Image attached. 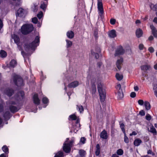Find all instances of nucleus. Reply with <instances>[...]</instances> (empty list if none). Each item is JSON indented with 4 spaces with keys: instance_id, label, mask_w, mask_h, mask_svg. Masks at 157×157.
I'll use <instances>...</instances> for the list:
<instances>
[{
    "instance_id": "obj_33",
    "label": "nucleus",
    "mask_w": 157,
    "mask_h": 157,
    "mask_svg": "<svg viewBox=\"0 0 157 157\" xmlns=\"http://www.w3.org/2000/svg\"><path fill=\"white\" fill-rule=\"evenodd\" d=\"M13 92V91L12 90H6V93L8 96H10L12 95Z\"/></svg>"
},
{
    "instance_id": "obj_52",
    "label": "nucleus",
    "mask_w": 157,
    "mask_h": 157,
    "mask_svg": "<svg viewBox=\"0 0 157 157\" xmlns=\"http://www.w3.org/2000/svg\"><path fill=\"white\" fill-rule=\"evenodd\" d=\"M138 103L140 105H143L144 104V102L143 100H139L138 101Z\"/></svg>"
},
{
    "instance_id": "obj_59",
    "label": "nucleus",
    "mask_w": 157,
    "mask_h": 157,
    "mask_svg": "<svg viewBox=\"0 0 157 157\" xmlns=\"http://www.w3.org/2000/svg\"><path fill=\"white\" fill-rule=\"evenodd\" d=\"M3 26V24L2 21L0 19V30Z\"/></svg>"
},
{
    "instance_id": "obj_42",
    "label": "nucleus",
    "mask_w": 157,
    "mask_h": 157,
    "mask_svg": "<svg viewBox=\"0 0 157 157\" xmlns=\"http://www.w3.org/2000/svg\"><path fill=\"white\" fill-rule=\"evenodd\" d=\"M10 110L12 112H15L17 111V108L16 107L12 106L10 107Z\"/></svg>"
},
{
    "instance_id": "obj_12",
    "label": "nucleus",
    "mask_w": 157,
    "mask_h": 157,
    "mask_svg": "<svg viewBox=\"0 0 157 157\" xmlns=\"http://www.w3.org/2000/svg\"><path fill=\"white\" fill-rule=\"evenodd\" d=\"M150 28L151 30L152 33L155 37L157 38V30L156 28L153 25H151Z\"/></svg>"
},
{
    "instance_id": "obj_43",
    "label": "nucleus",
    "mask_w": 157,
    "mask_h": 157,
    "mask_svg": "<svg viewBox=\"0 0 157 157\" xmlns=\"http://www.w3.org/2000/svg\"><path fill=\"white\" fill-rule=\"evenodd\" d=\"M19 97L20 98V99L22 98L23 96L24 95V93L22 91H21L18 94Z\"/></svg>"
},
{
    "instance_id": "obj_17",
    "label": "nucleus",
    "mask_w": 157,
    "mask_h": 157,
    "mask_svg": "<svg viewBox=\"0 0 157 157\" xmlns=\"http://www.w3.org/2000/svg\"><path fill=\"white\" fill-rule=\"evenodd\" d=\"M34 103L36 104H39L40 103V100L39 99L37 94H35L33 97Z\"/></svg>"
},
{
    "instance_id": "obj_56",
    "label": "nucleus",
    "mask_w": 157,
    "mask_h": 157,
    "mask_svg": "<svg viewBox=\"0 0 157 157\" xmlns=\"http://www.w3.org/2000/svg\"><path fill=\"white\" fill-rule=\"evenodd\" d=\"M155 94L156 97H157V86H155Z\"/></svg>"
},
{
    "instance_id": "obj_50",
    "label": "nucleus",
    "mask_w": 157,
    "mask_h": 157,
    "mask_svg": "<svg viewBox=\"0 0 157 157\" xmlns=\"http://www.w3.org/2000/svg\"><path fill=\"white\" fill-rule=\"evenodd\" d=\"M139 114L142 116H144L145 115V113L144 111L143 110H141L139 112Z\"/></svg>"
},
{
    "instance_id": "obj_54",
    "label": "nucleus",
    "mask_w": 157,
    "mask_h": 157,
    "mask_svg": "<svg viewBox=\"0 0 157 157\" xmlns=\"http://www.w3.org/2000/svg\"><path fill=\"white\" fill-rule=\"evenodd\" d=\"M94 35L95 37H98V31L97 30H96L94 31Z\"/></svg>"
},
{
    "instance_id": "obj_48",
    "label": "nucleus",
    "mask_w": 157,
    "mask_h": 157,
    "mask_svg": "<svg viewBox=\"0 0 157 157\" xmlns=\"http://www.w3.org/2000/svg\"><path fill=\"white\" fill-rule=\"evenodd\" d=\"M145 117L146 119L148 121L150 120L151 119V116L148 114H147Z\"/></svg>"
},
{
    "instance_id": "obj_36",
    "label": "nucleus",
    "mask_w": 157,
    "mask_h": 157,
    "mask_svg": "<svg viewBox=\"0 0 157 157\" xmlns=\"http://www.w3.org/2000/svg\"><path fill=\"white\" fill-rule=\"evenodd\" d=\"M115 88L116 89V90L115 91V93H116L117 92V91H119L120 90H122V89H121V85L120 84H118L116 86Z\"/></svg>"
},
{
    "instance_id": "obj_5",
    "label": "nucleus",
    "mask_w": 157,
    "mask_h": 157,
    "mask_svg": "<svg viewBox=\"0 0 157 157\" xmlns=\"http://www.w3.org/2000/svg\"><path fill=\"white\" fill-rule=\"evenodd\" d=\"M13 81L18 86H21L23 85V80L21 78L17 75H16L14 77Z\"/></svg>"
},
{
    "instance_id": "obj_16",
    "label": "nucleus",
    "mask_w": 157,
    "mask_h": 157,
    "mask_svg": "<svg viewBox=\"0 0 157 157\" xmlns=\"http://www.w3.org/2000/svg\"><path fill=\"white\" fill-rule=\"evenodd\" d=\"M109 36L110 38H114L117 36L116 32L114 30H112L109 32Z\"/></svg>"
},
{
    "instance_id": "obj_11",
    "label": "nucleus",
    "mask_w": 157,
    "mask_h": 157,
    "mask_svg": "<svg viewBox=\"0 0 157 157\" xmlns=\"http://www.w3.org/2000/svg\"><path fill=\"white\" fill-rule=\"evenodd\" d=\"M147 130L149 132L152 133L153 135L155 136L157 134V131L152 125H149L147 128Z\"/></svg>"
},
{
    "instance_id": "obj_53",
    "label": "nucleus",
    "mask_w": 157,
    "mask_h": 157,
    "mask_svg": "<svg viewBox=\"0 0 157 157\" xmlns=\"http://www.w3.org/2000/svg\"><path fill=\"white\" fill-rule=\"evenodd\" d=\"M144 46L143 44H139V49L140 50H142L143 49Z\"/></svg>"
},
{
    "instance_id": "obj_45",
    "label": "nucleus",
    "mask_w": 157,
    "mask_h": 157,
    "mask_svg": "<svg viewBox=\"0 0 157 157\" xmlns=\"http://www.w3.org/2000/svg\"><path fill=\"white\" fill-rule=\"evenodd\" d=\"M116 21V20L115 19H111L110 20V22L111 24L113 25L115 24Z\"/></svg>"
},
{
    "instance_id": "obj_35",
    "label": "nucleus",
    "mask_w": 157,
    "mask_h": 157,
    "mask_svg": "<svg viewBox=\"0 0 157 157\" xmlns=\"http://www.w3.org/2000/svg\"><path fill=\"white\" fill-rule=\"evenodd\" d=\"M98 85V90H100L101 89H103L102 88V85L101 82L99 81L97 83Z\"/></svg>"
},
{
    "instance_id": "obj_25",
    "label": "nucleus",
    "mask_w": 157,
    "mask_h": 157,
    "mask_svg": "<svg viewBox=\"0 0 157 157\" xmlns=\"http://www.w3.org/2000/svg\"><path fill=\"white\" fill-rule=\"evenodd\" d=\"M17 64V62L14 59L12 60L10 62L9 67H13Z\"/></svg>"
},
{
    "instance_id": "obj_32",
    "label": "nucleus",
    "mask_w": 157,
    "mask_h": 157,
    "mask_svg": "<svg viewBox=\"0 0 157 157\" xmlns=\"http://www.w3.org/2000/svg\"><path fill=\"white\" fill-rule=\"evenodd\" d=\"M47 6V5L43 2L41 4L40 8L43 10L45 11Z\"/></svg>"
},
{
    "instance_id": "obj_8",
    "label": "nucleus",
    "mask_w": 157,
    "mask_h": 157,
    "mask_svg": "<svg viewBox=\"0 0 157 157\" xmlns=\"http://www.w3.org/2000/svg\"><path fill=\"white\" fill-rule=\"evenodd\" d=\"M140 68L144 72H146L147 71L151 70L152 68L150 65L147 63L141 66Z\"/></svg>"
},
{
    "instance_id": "obj_14",
    "label": "nucleus",
    "mask_w": 157,
    "mask_h": 157,
    "mask_svg": "<svg viewBox=\"0 0 157 157\" xmlns=\"http://www.w3.org/2000/svg\"><path fill=\"white\" fill-rule=\"evenodd\" d=\"M115 93L117 95L118 100H121L123 98L124 94L122 90H120L119 91Z\"/></svg>"
},
{
    "instance_id": "obj_34",
    "label": "nucleus",
    "mask_w": 157,
    "mask_h": 157,
    "mask_svg": "<svg viewBox=\"0 0 157 157\" xmlns=\"http://www.w3.org/2000/svg\"><path fill=\"white\" fill-rule=\"evenodd\" d=\"M123 153V150L121 149H118L117 151V155H122Z\"/></svg>"
},
{
    "instance_id": "obj_24",
    "label": "nucleus",
    "mask_w": 157,
    "mask_h": 157,
    "mask_svg": "<svg viewBox=\"0 0 157 157\" xmlns=\"http://www.w3.org/2000/svg\"><path fill=\"white\" fill-rule=\"evenodd\" d=\"M74 142L75 138L74 137L72 138L71 140L69 141V152L71 151V148L74 145Z\"/></svg>"
},
{
    "instance_id": "obj_31",
    "label": "nucleus",
    "mask_w": 157,
    "mask_h": 157,
    "mask_svg": "<svg viewBox=\"0 0 157 157\" xmlns=\"http://www.w3.org/2000/svg\"><path fill=\"white\" fill-rule=\"evenodd\" d=\"M78 109L80 113H82L83 112L84 108L83 106L82 105H77Z\"/></svg>"
},
{
    "instance_id": "obj_13",
    "label": "nucleus",
    "mask_w": 157,
    "mask_h": 157,
    "mask_svg": "<svg viewBox=\"0 0 157 157\" xmlns=\"http://www.w3.org/2000/svg\"><path fill=\"white\" fill-rule=\"evenodd\" d=\"M100 136L101 138L103 139H107L108 138V135L106 131L105 130H104L101 133Z\"/></svg>"
},
{
    "instance_id": "obj_55",
    "label": "nucleus",
    "mask_w": 157,
    "mask_h": 157,
    "mask_svg": "<svg viewBox=\"0 0 157 157\" xmlns=\"http://www.w3.org/2000/svg\"><path fill=\"white\" fill-rule=\"evenodd\" d=\"M152 10L155 11H157V4L154 5Z\"/></svg>"
},
{
    "instance_id": "obj_58",
    "label": "nucleus",
    "mask_w": 157,
    "mask_h": 157,
    "mask_svg": "<svg viewBox=\"0 0 157 157\" xmlns=\"http://www.w3.org/2000/svg\"><path fill=\"white\" fill-rule=\"evenodd\" d=\"M154 39L153 37L152 36H150L148 38V40L149 41L152 40Z\"/></svg>"
},
{
    "instance_id": "obj_63",
    "label": "nucleus",
    "mask_w": 157,
    "mask_h": 157,
    "mask_svg": "<svg viewBox=\"0 0 157 157\" xmlns=\"http://www.w3.org/2000/svg\"><path fill=\"white\" fill-rule=\"evenodd\" d=\"M111 157H119L116 154H114L112 155Z\"/></svg>"
},
{
    "instance_id": "obj_44",
    "label": "nucleus",
    "mask_w": 157,
    "mask_h": 157,
    "mask_svg": "<svg viewBox=\"0 0 157 157\" xmlns=\"http://www.w3.org/2000/svg\"><path fill=\"white\" fill-rule=\"evenodd\" d=\"M74 36V34L73 32L72 31L69 32V38H72Z\"/></svg>"
},
{
    "instance_id": "obj_51",
    "label": "nucleus",
    "mask_w": 157,
    "mask_h": 157,
    "mask_svg": "<svg viewBox=\"0 0 157 157\" xmlns=\"http://www.w3.org/2000/svg\"><path fill=\"white\" fill-rule=\"evenodd\" d=\"M136 96V94L134 92H132L130 94V97L132 98H135Z\"/></svg>"
},
{
    "instance_id": "obj_61",
    "label": "nucleus",
    "mask_w": 157,
    "mask_h": 157,
    "mask_svg": "<svg viewBox=\"0 0 157 157\" xmlns=\"http://www.w3.org/2000/svg\"><path fill=\"white\" fill-rule=\"evenodd\" d=\"M147 153L148 154H152L153 153V152L151 150H149L147 151Z\"/></svg>"
},
{
    "instance_id": "obj_46",
    "label": "nucleus",
    "mask_w": 157,
    "mask_h": 157,
    "mask_svg": "<svg viewBox=\"0 0 157 157\" xmlns=\"http://www.w3.org/2000/svg\"><path fill=\"white\" fill-rule=\"evenodd\" d=\"M37 17L39 19H40L43 16V13L40 11L37 15Z\"/></svg>"
},
{
    "instance_id": "obj_29",
    "label": "nucleus",
    "mask_w": 157,
    "mask_h": 157,
    "mask_svg": "<svg viewBox=\"0 0 157 157\" xmlns=\"http://www.w3.org/2000/svg\"><path fill=\"white\" fill-rule=\"evenodd\" d=\"M116 77L117 79L119 81L121 80L123 78V76L122 75H120L118 73L116 74Z\"/></svg>"
},
{
    "instance_id": "obj_1",
    "label": "nucleus",
    "mask_w": 157,
    "mask_h": 157,
    "mask_svg": "<svg viewBox=\"0 0 157 157\" xmlns=\"http://www.w3.org/2000/svg\"><path fill=\"white\" fill-rule=\"evenodd\" d=\"M13 39L15 42L18 45V47L20 49L22 50L24 49L26 51H28L30 48L34 50L35 47L39 45V37L37 36L35 38L34 41L32 42L30 45H28V43H25L23 45V49L22 47L21 48L20 45H18V44L19 41L18 37L16 35H14Z\"/></svg>"
},
{
    "instance_id": "obj_64",
    "label": "nucleus",
    "mask_w": 157,
    "mask_h": 157,
    "mask_svg": "<svg viewBox=\"0 0 157 157\" xmlns=\"http://www.w3.org/2000/svg\"><path fill=\"white\" fill-rule=\"evenodd\" d=\"M0 157H7L4 154H2L0 155Z\"/></svg>"
},
{
    "instance_id": "obj_30",
    "label": "nucleus",
    "mask_w": 157,
    "mask_h": 157,
    "mask_svg": "<svg viewBox=\"0 0 157 157\" xmlns=\"http://www.w3.org/2000/svg\"><path fill=\"white\" fill-rule=\"evenodd\" d=\"M7 56V53L6 52L3 50H1L0 52V56L4 58L6 57Z\"/></svg>"
},
{
    "instance_id": "obj_37",
    "label": "nucleus",
    "mask_w": 157,
    "mask_h": 157,
    "mask_svg": "<svg viewBox=\"0 0 157 157\" xmlns=\"http://www.w3.org/2000/svg\"><path fill=\"white\" fill-rule=\"evenodd\" d=\"M120 128L124 133H125V129L124 128V125L123 123H121L120 124Z\"/></svg>"
},
{
    "instance_id": "obj_2",
    "label": "nucleus",
    "mask_w": 157,
    "mask_h": 157,
    "mask_svg": "<svg viewBox=\"0 0 157 157\" xmlns=\"http://www.w3.org/2000/svg\"><path fill=\"white\" fill-rule=\"evenodd\" d=\"M69 118L72 120H76V121L75 122H73L72 123L71 129L70 130V132H75L77 131L76 129L77 126L76 124L79 123V119L78 117H77L75 114L70 115Z\"/></svg>"
},
{
    "instance_id": "obj_27",
    "label": "nucleus",
    "mask_w": 157,
    "mask_h": 157,
    "mask_svg": "<svg viewBox=\"0 0 157 157\" xmlns=\"http://www.w3.org/2000/svg\"><path fill=\"white\" fill-rule=\"evenodd\" d=\"M144 105L146 109L147 110H149L151 108V105L148 102L145 101L144 102Z\"/></svg>"
},
{
    "instance_id": "obj_18",
    "label": "nucleus",
    "mask_w": 157,
    "mask_h": 157,
    "mask_svg": "<svg viewBox=\"0 0 157 157\" xmlns=\"http://www.w3.org/2000/svg\"><path fill=\"white\" fill-rule=\"evenodd\" d=\"M123 59L121 58L120 59H118L116 62V65L118 69L120 70L121 67V64L123 62Z\"/></svg>"
},
{
    "instance_id": "obj_10",
    "label": "nucleus",
    "mask_w": 157,
    "mask_h": 157,
    "mask_svg": "<svg viewBox=\"0 0 157 157\" xmlns=\"http://www.w3.org/2000/svg\"><path fill=\"white\" fill-rule=\"evenodd\" d=\"M63 151L66 153L69 152V141L68 138L66 139V141L64 143L63 146Z\"/></svg>"
},
{
    "instance_id": "obj_4",
    "label": "nucleus",
    "mask_w": 157,
    "mask_h": 157,
    "mask_svg": "<svg viewBox=\"0 0 157 157\" xmlns=\"http://www.w3.org/2000/svg\"><path fill=\"white\" fill-rule=\"evenodd\" d=\"M97 5L99 16L102 18L104 14L102 0H98Z\"/></svg>"
},
{
    "instance_id": "obj_38",
    "label": "nucleus",
    "mask_w": 157,
    "mask_h": 157,
    "mask_svg": "<svg viewBox=\"0 0 157 157\" xmlns=\"http://www.w3.org/2000/svg\"><path fill=\"white\" fill-rule=\"evenodd\" d=\"M124 134V142L126 143H128L129 142L128 138L127 136L126 133Z\"/></svg>"
},
{
    "instance_id": "obj_41",
    "label": "nucleus",
    "mask_w": 157,
    "mask_h": 157,
    "mask_svg": "<svg viewBox=\"0 0 157 157\" xmlns=\"http://www.w3.org/2000/svg\"><path fill=\"white\" fill-rule=\"evenodd\" d=\"M2 150L4 152H7V153H8V149L7 148V147L6 146H3L2 147Z\"/></svg>"
},
{
    "instance_id": "obj_62",
    "label": "nucleus",
    "mask_w": 157,
    "mask_h": 157,
    "mask_svg": "<svg viewBox=\"0 0 157 157\" xmlns=\"http://www.w3.org/2000/svg\"><path fill=\"white\" fill-rule=\"evenodd\" d=\"M134 89L135 91H138L139 90V88L138 86H134Z\"/></svg>"
},
{
    "instance_id": "obj_20",
    "label": "nucleus",
    "mask_w": 157,
    "mask_h": 157,
    "mask_svg": "<svg viewBox=\"0 0 157 157\" xmlns=\"http://www.w3.org/2000/svg\"><path fill=\"white\" fill-rule=\"evenodd\" d=\"M100 153V147L99 144H97L96 146V147L95 151V154L96 156H98Z\"/></svg>"
},
{
    "instance_id": "obj_28",
    "label": "nucleus",
    "mask_w": 157,
    "mask_h": 157,
    "mask_svg": "<svg viewBox=\"0 0 157 157\" xmlns=\"http://www.w3.org/2000/svg\"><path fill=\"white\" fill-rule=\"evenodd\" d=\"M63 152L61 151L58 152L55 155L54 157H63Z\"/></svg>"
},
{
    "instance_id": "obj_7",
    "label": "nucleus",
    "mask_w": 157,
    "mask_h": 157,
    "mask_svg": "<svg viewBox=\"0 0 157 157\" xmlns=\"http://www.w3.org/2000/svg\"><path fill=\"white\" fill-rule=\"evenodd\" d=\"M100 96V100L101 102H103L105 98V90L101 89L98 90Z\"/></svg>"
},
{
    "instance_id": "obj_6",
    "label": "nucleus",
    "mask_w": 157,
    "mask_h": 157,
    "mask_svg": "<svg viewBox=\"0 0 157 157\" xmlns=\"http://www.w3.org/2000/svg\"><path fill=\"white\" fill-rule=\"evenodd\" d=\"M26 13V11L22 8H19L17 11L16 13V16L17 17H24L25 16Z\"/></svg>"
},
{
    "instance_id": "obj_19",
    "label": "nucleus",
    "mask_w": 157,
    "mask_h": 157,
    "mask_svg": "<svg viewBox=\"0 0 157 157\" xmlns=\"http://www.w3.org/2000/svg\"><path fill=\"white\" fill-rule=\"evenodd\" d=\"M91 92L92 95L94 94L96 92V88L94 84H92L91 87Z\"/></svg>"
},
{
    "instance_id": "obj_9",
    "label": "nucleus",
    "mask_w": 157,
    "mask_h": 157,
    "mask_svg": "<svg viewBox=\"0 0 157 157\" xmlns=\"http://www.w3.org/2000/svg\"><path fill=\"white\" fill-rule=\"evenodd\" d=\"M124 50L122 46H119L116 49L115 54V56L122 55L124 54Z\"/></svg>"
},
{
    "instance_id": "obj_39",
    "label": "nucleus",
    "mask_w": 157,
    "mask_h": 157,
    "mask_svg": "<svg viewBox=\"0 0 157 157\" xmlns=\"http://www.w3.org/2000/svg\"><path fill=\"white\" fill-rule=\"evenodd\" d=\"M91 53L93 55H95V57L96 59H97L99 58V55L98 53H95L93 51L91 50Z\"/></svg>"
},
{
    "instance_id": "obj_60",
    "label": "nucleus",
    "mask_w": 157,
    "mask_h": 157,
    "mask_svg": "<svg viewBox=\"0 0 157 157\" xmlns=\"http://www.w3.org/2000/svg\"><path fill=\"white\" fill-rule=\"evenodd\" d=\"M153 22L157 24V17H155L153 20Z\"/></svg>"
},
{
    "instance_id": "obj_23",
    "label": "nucleus",
    "mask_w": 157,
    "mask_h": 157,
    "mask_svg": "<svg viewBox=\"0 0 157 157\" xmlns=\"http://www.w3.org/2000/svg\"><path fill=\"white\" fill-rule=\"evenodd\" d=\"M136 34L137 37L139 38L143 34V32L142 30L140 29H137L136 31Z\"/></svg>"
},
{
    "instance_id": "obj_40",
    "label": "nucleus",
    "mask_w": 157,
    "mask_h": 157,
    "mask_svg": "<svg viewBox=\"0 0 157 157\" xmlns=\"http://www.w3.org/2000/svg\"><path fill=\"white\" fill-rule=\"evenodd\" d=\"M86 140V138L84 137H81L80 140V142L82 144H84Z\"/></svg>"
},
{
    "instance_id": "obj_26",
    "label": "nucleus",
    "mask_w": 157,
    "mask_h": 157,
    "mask_svg": "<svg viewBox=\"0 0 157 157\" xmlns=\"http://www.w3.org/2000/svg\"><path fill=\"white\" fill-rule=\"evenodd\" d=\"M42 101L44 104H46V105L44 107H45L46 106L49 102L48 99L46 97H44L43 98Z\"/></svg>"
},
{
    "instance_id": "obj_22",
    "label": "nucleus",
    "mask_w": 157,
    "mask_h": 157,
    "mask_svg": "<svg viewBox=\"0 0 157 157\" xmlns=\"http://www.w3.org/2000/svg\"><path fill=\"white\" fill-rule=\"evenodd\" d=\"M141 140L139 138L136 139L135 140L133 144L134 145L136 146H138L142 143Z\"/></svg>"
},
{
    "instance_id": "obj_21",
    "label": "nucleus",
    "mask_w": 157,
    "mask_h": 157,
    "mask_svg": "<svg viewBox=\"0 0 157 157\" xmlns=\"http://www.w3.org/2000/svg\"><path fill=\"white\" fill-rule=\"evenodd\" d=\"M79 82L77 81H75L69 84V87L75 88L78 86Z\"/></svg>"
},
{
    "instance_id": "obj_3",
    "label": "nucleus",
    "mask_w": 157,
    "mask_h": 157,
    "mask_svg": "<svg viewBox=\"0 0 157 157\" xmlns=\"http://www.w3.org/2000/svg\"><path fill=\"white\" fill-rule=\"evenodd\" d=\"M33 29V26L32 24L25 25L21 27V32L22 34H26L31 32Z\"/></svg>"
},
{
    "instance_id": "obj_15",
    "label": "nucleus",
    "mask_w": 157,
    "mask_h": 157,
    "mask_svg": "<svg viewBox=\"0 0 157 157\" xmlns=\"http://www.w3.org/2000/svg\"><path fill=\"white\" fill-rule=\"evenodd\" d=\"M79 155L77 157H85L86 154V152L83 149H80L79 150Z\"/></svg>"
},
{
    "instance_id": "obj_57",
    "label": "nucleus",
    "mask_w": 157,
    "mask_h": 157,
    "mask_svg": "<svg viewBox=\"0 0 157 157\" xmlns=\"http://www.w3.org/2000/svg\"><path fill=\"white\" fill-rule=\"evenodd\" d=\"M137 133L135 131H133L132 132V133H130V136H132V135H137Z\"/></svg>"
},
{
    "instance_id": "obj_49",
    "label": "nucleus",
    "mask_w": 157,
    "mask_h": 157,
    "mask_svg": "<svg viewBox=\"0 0 157 157\" xmlns=\"http://www.w3.org/2000/svg\"><path fill=\"white\" fill-rule=\"evenodd\" d=\"M148 50L151 53L153 52L154 51V48L151 47H150L148 48Z\"/></svg>"
},
{
    "instance_id": "obj_47",
    "label": "nucleus",
    "mask_w": 157,
    "mask_h": 157,
    "mask_svg": "<svg viewBox=\"0 0 157 157\" xmlns=\"http://www.w3.org/2000/svg\"><path fill=\"white\" fill-rule=\"evenodd\" d=\"M37 19L36 17H35L32 18V21L33 23L36 24L37 22Z\"/></svg>"
}]
</instances>
